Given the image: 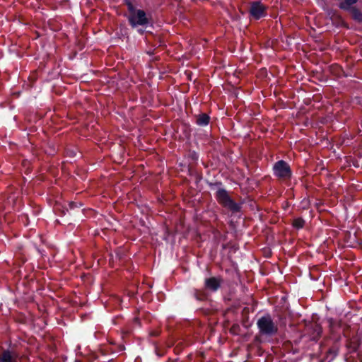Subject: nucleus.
Returning <instances> with one entry per match:
<instances>
[{
    "label": "nucleus",
    "instance_id": "1",
    "mask_svg": "<svg viewBox=\"0 0 362 362\" xmlns=\"http://www.w3.org/2000/svg\"><path fill=\"white\" fill-rule=\"evenodd\" d=\"M215 197L218 202L222 206L226 208L233 213L238 212L240 210V205L232 199L226 189L223 188L218 189L215 194Z\"/></svg>",
    "mask_w": 362,
    "mask_h": 362
},
{
    "label": "nucleus",
    "instance_id": "2",
    "mask_svg": "<svg viewBox=\"0 0 362 362\" xmlns=\"http://www.w3.org/2000/svg\"><path fill=\"white\" fill-rule=\"evenodd\" d=\"M259 332L262 335L272 336L277 333L278 326L269 315L261 317L257 322Z\"/></svg>",
    "mask_w": 362,
    "mask_h": 362
},
{
    "label": "nucleus",
    "instance_id": "3",
    "mask_svg": "<svg viewBox=\"0 0 362 362\" xmlns=\"http://www.w3.org/2000/svg\"><path fill=\"white\" fill-rule=\"evenodd\" d=\"M273 170L274 175L282 180L289 179L292 175L289 165L282 160L274 164Z\"/></svg>",
    "mask_w": 362,
    "mask_h": 362
},
{
    "label": "nucleus",
    "instance_id": "4",
    "mask_svg": "<svg viewBox=\"0 0 362 362\" xmlns=\"http://www.w3.org/2000/svg\"><path fill=\"white\" fill-rule=\"evenodd\" d=\"M128 20L133 28L137 25H146L149 22L146 13L142 10H137V11L134 12L132 14H129Z\"/></svg>",
    "mask_w": 362,
    "mask_h": 362
},
{
    "label": "nucleus",
    "instance_id": "5",
    "mask_svg": "<svg viewBox=\"0 0 362 362\" xmlns=\"http://www.w3.org/2000/svg\"><path fill=\"white\" fill-rule=\"evenodd\" d=\"M266 9L267 7L260 1H253L250 5V14L252 18L258 20L266 16Z\"/></svg>",
    "mask_w": 362,
    "mask_h": 362
},
{
    "label": "nucleus",
    "instance_id": "6",
    "mask_svg": "<svg viewBox=\"0 0 362 362\" xmlns=\"http://www.w3.org/2000/svg\"><path fill=\"white\" fill-rule=\"evenodd\" d=\"M19 355L12 350H4L0 354V362H18Z\"/></svg>",
    "mask_w": 362,
    "mask_h": 362
},
{
    "label": "nucleus",
    "instance_id": "7",
    "mask_svg": "<svg viewBox=\"0 0 362 362\" xmlns=\"http://www.w3.org/2000/svg\"><path fill=\"white\" fill-rule=\"evenodd\" d=\"M221 286V279L216 277L206 279L205 287L211 291H216Z\"/></svg>",
    "mask_w": 362,
    "mask_h": 362
},
{
    "label": "nucleus",
    "instance_id": "8",
    "mask_svg": "<svg viewBox=\"0 0 362 362\" xmlns=\"http://www.w3.org/2000/svg\"><path fill=\"white\" fill-rule=\"evenodd\" d=\"M210 121V117L205 113L199 114L196 116V124L199 126H206Z\"/></svg>",
    "mask_w": 362,
    "mask_h": 362
},
{
    "label": "nucleus",
    "instance_id": "9",
    "mask_svg": "<svg viewBox=\"0 0 362 362\" xmlns=\"http://www.w3.org/2000/svg\"><path fill=\"white\" fill-rule=\"evenodd\" d=\"M311 328L313 329L311 337L313 339L316 340L322 333V327L317 324H313L311 325Z\"/></svg>",
    "mask_w": 362,
    "mask_h": 362
},
{
    "label": "nucleus",
    "instance_id": "10",
    "mask_svg": "<svg viewBox=\"0 0 362 362\" xmlns=\"http://www.w3.org/2000/svg\"><path fill=\"white\" fill-rule=\"evenodd\" d=\"M357 0H344V2H341L339 4V7L344 10H349L351 9V6L356 4Z\"/></svg>",
    "mask_w": 362,
    "mask_h": 362
},
{
    "label": "nucleus",
    "instance_id": "11",
    "mask_svg": "<svg viewBox=\"0 0 362 362\" xmlns=\"http://www.w3.org/2000/svg\"><path fill=\"white\" fill-rule=\"evenodd\" d=\"M305 221L301 218H297L293 220V227L299 229L302 228L304 226Z\"/></svg>",
    "mask_w": 362,
    "mask_h": 362
},
{
    "label": "nucleus",
    "instance_id": "12",
    "mask_svg": "<svg viewBox=\"0 0 362 362\" xmlns=\"http://www.w3.org/2000/svg\"><path fill=\"white\" fill-rule=\"evenodd\" d=\"M194 296L199 300H202L205 298L204 293L197 290H194Z\"/></svg>",
    "mask_w": 362,
    "mask_h": 362
},
{
    "label": "nucleus",
    "instance_id": "13",
    "mask_svg": "<svg viewBox=\"0 0 362 362\" xmlns=\"http://www.w3.org/2000/svg\"><path fill=\"white\" fill-rule=\"evenodd\" d=\"M352 11H353L355 19H356L358 21H361L362 20L361 13L356 8H353Z\"/></svg>",
    "mask_w": 362,
    "mask_h": 362
},
{
    "label": "nucleus",
    "instance_id": "14",
    "mask_svg": "<svg viewBox=\"0 0 362 362\" xmlns=\"http://www.w3.org/2000/svg\"><path fill=\"white\" fill-rule=\"evenodd\" d=\"M127 6L128 11H129V14H132L134 12L137 11V10L135 9V8L134 7V6L132 5V3H130L129 1L127 2Z\"/></svg>",
    "mask_w": 362,
    "mask_h": 362
},
{
    "label": "nucleus",
    "instance_id": "15",
    "mask_svg": "<svg viewBox=\"0 0 362 362\" xmlns=\"http://www.w3.org/2000/svg\"><path fill=\"white\" fill-rule=\"evenodd\" d=\"M237 328H238V325L233 326V327L231 328V332H235Z\"/></svg>",
    "mask_w": 362,
    "mask_h": 362
},
{
    "label": "nucleus",
    "instance_id": "16",
    "mask_svg": "<svg viewBox=\"0 0 362 362\" xmlns=\"http://www.w3.org/2000/svg\"><path fill=\"white\" fill-rule=\"evenodd\" d=\"M70 206H71V208H73V207L75 206V204H74V203H71V204H70Z\"/></svg>",
    "mask_w": 362,
    "mask_h": 362
}]
</instances>
